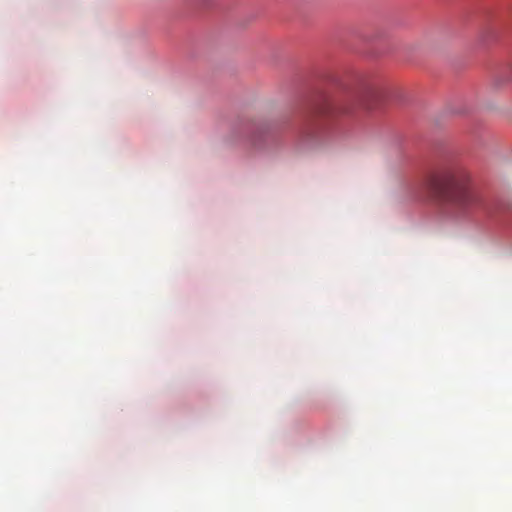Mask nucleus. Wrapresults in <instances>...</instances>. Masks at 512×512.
Here are the masks:
<instances>
[{"instance_id": "f257e3e1", "label": "nucleus", "mask_w": 512, "mask_h": 512, "mask_svg": "<svg viewBox=\"0 0 512 512\" xmlns=\"http://www.w3.org/2000/svg\"><path fill=\"white\" fill-rule=\"evenodd\" d=\"M423 185L454 217H467L484 205L483 195L472 185L469 171L456 161L440 164Z\"/></svg>"}, {"instance_id": "f03ea898", "label": "nucleus", "mask_w": 512, "mask_h": 512, "mask_svg": "<svg viewBox=\"0 0 512 512\" xmlns=\"http://www.w3.org/2000/svg\"><path fill=\"white\" fill-rule=\"evenodd\" d=\"M365 97H366V99H365L366 102H369V101L378 102L383 98V91L378 88H369L366 92ZM365 106L367 109L373 108V104H370V103H365Z\"/></svg>"}]
</instances>
